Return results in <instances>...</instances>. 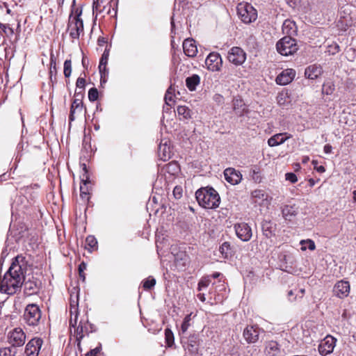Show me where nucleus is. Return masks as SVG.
Returning a JSON list of instances; mask_svg holds the SVG:
<instances>
[{"label":"nucleus","instance_id":"f257e3e1","mask_svg":"<svg viewBox=\"0 0 356 356\" xmlns=\"http://www.w3.org/2000/svg\"><path fill=\"white\" fill-rule=\"evenodd\" d=\"M198 204L205 209L217 208L220 202V198L217 191L213 188H201L195 193Z\"/></svg>","mask_w":356,"mask_h":356},{"label":"nucleus","instance_id":"f03ea898","mask_svg":"<svg viewBox=\"0 0 356 356\" xmlns=\"http://www.w3.org/2000/svg\"><path fill=\"white\" fill-rule=\"evenodd\" d=\"M19 275L10 274L8 270L1 281V291L12 295L19 291L24 281V277Z\"/></svg>","mask_w":356,"mask_h":356},{"label":"nucleus","instance_id":"7ed1b4c3","mask_svg":"<svg viewBox=\"0 0 356 356\" xmlns=\"http://www.w3.org/2000/svg\"><path fill=\"white\" fill-rule=\"evenodd\" d=\"M31 257L19 254L16 256L8 269V273L12 274H20L24 277L25 274L31 268Z\"/></svg>","mask_w":356,"mask_h":356},{"label":"nucleus","instance_id":"20e7f679","mask_svg":"<svg viewBox=\"0 0 356 356\" xmlns=\"http://www.w3.org/2000/svg\"><path fill=\"white\" fill-rule=\"evenodd\" d=\"M237 14L245 24L254 22L257 18V10L248 3H240L236 7Z\"/></svg>","mask_w":356,"mask_h":356},{"label":"nucleus","instance_id":"39448f33","mask_svg":"<svg viewBox=\"0 0 356 356\" xmlns=\"http://www.w3.org/2000/svg\"><path fill=\"white\" fill-rule=\"evenodd\" d=\"M41 317V310L37 305L29 304L26 307L23 318L26 325L32 327L38 325Z\"/></svg>","mask_w":356,"mask_h":356},{"label":"nucleus","instance_id":"423d86ee","mask_svg":"<svg viewBox=\"0 0 356 356\" xmlns=\"http://www.w3.org/2000/svg\"><path fill=\"white\" fill-rule=\"evenodd\" d=\"M276 48L282 56L292 55L298 49L296 40L292 37H284L280 39L277 42Z\"/></svg>","mask_w":356,"mask_h":356},{"label":"nucleus","instance_id":"0eeeda50","mask_svg":"<svg viewBox=\"0 0 356 356\" xmlns=\"http://www.w3.org/2000/svg\"><path fill=\"white\" fill-rule=\"evenodd\" d=\"M26 334L21 327L14 328L8 334V342L15 348L22 347L26 341Z\"/></svg>","mask_w":356,"mask_h":356},{"label":"nucleus","instance_id":"6e6552de","mask_svg":"<svg viewBox=\"0 0 356 356\" xmlns=\"http://www.w3.org/2000/svg\"><path fill=\"white\" fill-rule=\"evenodd\" d=\"M67 30L71 38L79 39L81 35L83 34V19H74V18L68 17Z\"/></svg>","mask_w":356,"mask_h":356},{"label":"nucleus","instance_id":"1a4fd4ad","mask_svg":"<svg viewBox=\"0 0 356 356\" xmlns=\"http://www.w3.org/2000/svg\"><path fill=\"white\" fill-rule=\"evenodd\" d=\"M262 332H264V330L257 325H247L243 330V337L248 343H255Z\"/></svg>","mask_w":356,"mask_h":356},{"label":"nucleus","instance_id":"9d476101","mask_svg":"<svg viewBox=\"0 0 356 356\" xmlns=\"http://www.w3.org/2000/svg\"><path fill=\"white\" fill-rule=\"evenodd\" d=\"M337 339L331 335L326 336L318 345V349L319 353L323 356H326L333 352L336 346Z\"/></svg>","mask_w":356,"mask_h":356},{"label":"nucleus","instance_id":"9b49d317","mask_svg":"<svg viewBox=\"0 0 356 356\" xmlns=\"http://www.w3.org/2000/svg\"><path fill=\"white\" fill-rule=\"evenodd\" d=\"M227 58L230 63L241 65L245 62L246 54L241 47H234L229 51Z\"/></svg>","mask_w":356,"mask_h":356},{"label":"nucleus","instance_id":"f8f14e48","mask_svg":"<svg viewBox=\"0 0 356 356\" xmlns=\"http://www.w3.org/2000/svg\"><path fill=\"white\" fill-rule=\"evenodd\" d=\"M234 230L238 238L242 241H249L252 236L251 227L245 222L236 223L234 225Z\"/></svg>","mask_w":356,"mask_h":356},{"label":"nucleus","instance_id":"ddd939ff","mask_svg":"<svg viewBox=\"0 0 356 356\" xmlns=\"http://www.w3.org/2000/svg\"><path fill=\"white\" fill-rule=\"evenodd\" d=\"M205 64L209 70L217 72L219 71L222 67V60L218 53L211 52L207 56Z\"/></svg>","mask_w":356,"mask_h":356},{"label":"nucleus","instance_id":"4468645a","mask_svg":"<svg viewBox=\"0 0 356 356\" xmlns=\"http://www.w3.org/2000/svg\"><path fill=\"white\" fill-rule=\"evenodd\" d=\"M43 341L40 338L35 337L31 339L26 345L24 353L26 356H38L42 345Z\"/></svg>","mask_w":356,"mask_h":356},{"label":"nucleus","instance_id":"2eb2a0df","mask_svg":"<svg viewBox=\"0 0 356 356\" xmlns=\"http://www.w3.org/2000/svg\"><path fill=\"white\" fill-rule=\"evenodd\" d=\"M93 331V325L89 323L88 321L83 323L81 321L79 325L76 328L74 331V334L78 341V346L80 345L81 339L84 337L85 335L88 334L89 333Z\"/></svg>","mask_w":356,"mask_h":356},{"label":"nucleus","instance_id":"dca6fc26","mask_svg":"<svg viewBox=\"0 0 356 356\" xmlns=\"http://www.w3.org/2000/svg\"><path fill=\"white\" fill-rule=\"evenodd\" d=\"M252 201L261 206L266 207L270 204V199L268 194L264 190L257 189L252 192Z\"/></svg>","mask_w":356,"mask_h":356},{"label":"nucleus","instance_id":"f3484780","mask_svg":"<svg viewBox=\"0 0 356 356\" xmlns=\"http://www.w3.org/2000/svg\"><path fill=\"white\" fill-rule=\"evenodd\" d=\"M23 284L24 286V291L28 295L36 293L39 291L42 284L40 280L33 277L27 280H26V278L24 277Z\"/></svg>","mask_w":356,"mask_h":356},{"label":"nucleus","instance_id":"a211bd4d","mask_svg":"<svg viewBox=\"0 0 356 356\" xmlns=\"http://www.w3.org/2000/svg\"><path fill=\"white\" fill-rule=\"evenodd\" d=\"M296 71L293 69H286L283 70L277 77L275 81L277 84L285 86L290 83L296 76Z\"/></svg>","mask_w":356,"mask_h":356},{"label":"nucleus","instance_id":"6ab92c4d","mask_svg":"<svg viewBox=\"0 0 356 356\" xmlns=\"http://www.w3.org/2000/svg\"><path fill=\"white\" fill-rule=\"evenodd\" d=\"M184 335H181V341L184 344V347H185L191 353H196L198 351L199 346L198 336L192 334L186 339V341H184Z\"/></svg>","mask_w":356,"mask_h":356},{"label":"nucleus","instance_id":"aec40b11","mask_svg":"<svg viewBox=\"0 0 356 356\" xmlns=\"http://www.w3.org/2000/svg\"><path fill=\"white\" fill-rule=\"evenodd\" d=\"M224 176L227 182L232 185L239 184L242 179L241 172L233 168H228L224 171Z\"/></svg>","mask_w":356,"mask_h":356},{"label":"nucleus","instance_id":"412c9836","mask_svg":"<svg viewBox=\"0 0 356 356\" xmlns=\"http://www.w3.org/2000/svg\"><path fill=\"white\" fill-rule=\"evenodd\" d=\"M333 291L340 298L348 296L350 293L349 282L343 280L337 282L334 286Z\"/></svg>","mask_w":356,"mask_h":356},{"label":"nucleus","instance_id":"4be33fe9","mask_svg":"<svg viewBox=\"0 0 356 356\" xmlns=\"http://www.w3.org/2000/svg\"><path fill=\"white\" fill-rule=\"evenodd\" d=\"M280 353V345L273 340L267 341L264 343V354L266 356H278Z\"/></svg>","mask_w":356,"mask_h":356},{"label":"nucleus","instance_id":"5701e85b","mask_svg":"<svg viewBox=\"0 0 356 356\" xmlns=\"http://www.w3.org/2000/svg\"><path fill=\"white\" fill-rule=\"evenodd\" d=\"M184 54L188 57H195L197 53V47L193 39H186L183 42Z\"/></svg>","mask_w":356,"mask_h":356},{"label":"nucleus","instance_id":"b1692460","mask_svg":"<svg viewBox=\"0 0 356 356\" xmlns=\"http://www.w3.org/2000/svg\"><path fill=\"white\" fill-rule=\"evenodd\" d=\"M282 213L286 220H292L298 213V207L296 204L284 205L282 207Z\"/></svg>","mask_w":356,"mask_h":356},{"label":"nucleus","instance_id":"393cba45","mask_svg":"<svg viewBox=\"0 0 356 356\" xmlns=\"http://www.w3.org/2000/svg\"><path fill=\"white\" fill-rule=\"evenodd\" d=\"M291 136L287 133H280L273 135L268 140V144L270 147H275L283 144L286 140L290 138Z\"/></svg>","mask_w":356,"mask_h":356},{"label":"nucleus","instance_id":"a878e982","mask_svg":"<svg viewBox=\"0 0 356 356\" xmlns=\"http://www.w3.org/2000/svg\"><path fill=\"white\" fill-rule=\"evenodd\" d=\"M283 33L287 35L286 37H292L297 33V26L293 21L286 19L282 24Z\"/></svg>","mask_w":356,"mask_h":356},{"label":"nucleus","instance_id":"bb28decb","mask_svg":"<svg viewBox=\"0 0 356 356\" xmlns=\"http://www.w3.org/2000/svg\"><path fill=\"white\" fill-rule=\"evenodd\" d=\"M322 72L323 70L321 66L312 65L305 69V75L307 78L314 80L321 75Z\"/></svg>","mask_w":356,"mask_h":356},{"label":"nucleus","instance_id":"cd10ccee","mask_svg":"<svg viewBox=\"0 0 356 356\" xmlns=\"http://www.w3.org/2000/svg\"><path fill=\"white\" fill-rule=\"evenodd\" d=\"M158 152L161 160L166 161L170 158L171 150L167 141H165L163 143L162 141L161 142L158 148Z\"/></svg>","mask_w":356,"mask_h":356},{"label":"nucleus","instance_id":"c85d7f7f","mask_svg":"<svg viewBox=\"0 0 356 356\" xmlns=\"http://www.w3.org/2000/svg\"><path fill=\"white\" fill-rule=\"evenodd\" d=\"M200 83V77L197 74H193L192 76L187 77L186 79V87L191 91L195 90L197 86H198Z\"/></svg>","mask_w":356,"mask_h":356},{"label":"nucleus","instance_id":"c756f323","mask_svg":"<svg viewBox=\"0 0 356 356\" xmlns=\"http://www.w3.org/2000/svg\"><path fill=\"white\" fill-rule=\"evenodd\" d=\"M261 229L263 234L266 236V238H270L274 235V225L270 220H264L261 225Z\"/></svg>","mask_w":356,"mask_h":356},{"label":"nucleus","instance_id":"7c9ffc66","mask_svg":"<svg viewBox=\"0 0 356 356\" xmlns=\"http://www.w3.org/2000/svg\"><path fill=\"white\" fill-rule=\"evenodd\" d=\"M82 13H83L82 6L75 7V0H73L69 17L74 18V19H82V18L81 17L82 15Z\"/></svg>","mask_w":356,"mask_h":356},{"label":"nucleus","instance_id":"2f4dec72","mask_svg":"<svg viewBox=\"0 0 356 356\" xmlns=\"http://www.w3.org/2000/svg\"><path fill=\"white\" fill-rule=\"evenodd\" d=\"M97 241L94 236H88L86 238V248H88L90 251H92L97 248Z\"/></svg>","mask_w":356,"mask_h":356},{"label":"nucleus","instance_id":"473e14b6","mask_svg":"<svg viewBox=\"0 0 356 356\" xmlns=\"http://www.w3.org/2000/svg\"><path fill=\"white\" fill-rule=\"evenodd\" d=\"M191 320V314H188L185 316L183 322H182V324L181 325V329H180V331H179V334L180 335H184L186 334V332H187L188 327H190L191 324H190V321Z\"/></svg>","mask_w":356,"mask_h":356},{"label":"nucleus","instance_id":"72a5a7b5","mask_svg":"<svg viewBox=\"0 0 356 356\" xmlns=\"http://www.w3.org/2000/svg\"><path fill=\"white\" fill-rule=\"evenodd\" d=\"M17 349L13 346L0 348V356H16Z\"/></svg>","mask_w":356,"mask_h":356},{"label":"nucleus","instance_id":"f704fd0d","mask_svg":"<svg viewBox=\"0 0 356 356\" xmlns=\"http://www.w3.org/2000/svg\"><path fill=\"white\" fill-rule=\"evenodd\" d=\"M179 115L182 116L184 119L191 118V110L186 106H179L177 108Z\"/></svg>","mask_w":356,"mask_h":356},{"label":"nucleus","instance_id":"c9c22d12","mask_svg":"<svg viewBox=\"0 0 356 356\" xmlns=\"http://www.w3.org/2000/svg\"><path fill=\"white\" fill-rule=\"evenodd\" d=\"M156 284V280L149 276L143 281V287L145 290L148 291L152 289Z\"/></svg>","mask_w":356,"mask_h":356},{"label":"nucleus","instance_id":"e433bc0d","mask_svg":"<svg viewBox=\"0 0 356 356\" xmlns=\"http://www.w3.org/2000/svg\"><path fill=\"white\" fill-rule=\"evenodd\" d=\"M230 250V244L228 242H224L220 247H219V251L220 254H222V257L225 259L228 258L229 256Z\"/></svg>","mask_w":356,"mask_h":356},{"label":"nucleus","instance_id":"4c0bfd02","mask_svg":"<svg viewBox=\"0 0 356 356\" xmlns=\"http://www.w3.org/2000/svg\"><path fill=\"white\" fill-rule=\"evenodd\" d=\"M334 89H335V88H334V83L331 81H328V82L325 83L323 85L322 93L325 94L327 95H330L332 94Z\"/></svg>","mask_w":356,"mask_h":356},{"label":"nucleus","instance_id":"58836bf2","mask_svg":"<svg viewBox=\"0 0 356 356\" xmlns=\"http://www.w3.org/2000/svg\"><path fill=\"white\" fill-rule=\"evenodd\" d=\"M244 106V103L242 99L239 97H235L233 99V109L236 113L239 112L240 115H241V112L240 110Z\"/></svg>","mask_w":356,"mask_h":356},{"label":"nucleus","instance_id":"ea45409f","mask_svg":"<svg viewBox=\"0 0 356 356\" xmlns=\"http://www.w3.org/2000/svg\"><path fill=\"white\" fill-rule=\"evenodd\" d=\"M277 102L280 106H286L289 102V97L286 92H280L277 96Z\"/></svg>","mask_w":356,"mask_h":356},{"label":"nucleus","instance_id":"a19ab883","mask_svg":"<svg viewBox=\"0 0 356 356\" xmlns=\"http://www.w3.org/2000/svg\"><path fill=\"white\" fill-rule=\"evenodd\" d=\"M166 171L172 175H176L179 172V166L176 162H170L165 166Z\"/></svg>","mask_w":356,"mask_h":356},{"label":"nucleus","instance_id":"79ce46f5","mask_svg":"<svg viewBox=\"0 0 356 356\" xmlns=\"http://www.w3.org/2000/svg\"><path fill=\"white\" fill-rule=\"evenodd\" d=\"M165 339L168 346L171 347L174 343V334L169 328L165 330Z\"/></svg>","mask_w":356,"mask_h":356},{"label":"nucleus","instance_id":"37998d69","mask_svg":"<svg viewBox=\"0 0 356 356\" xmlns=\"http://www.w3.org/2000/svg\"><path fill=\"white\" fill-rule=\"evenodd\" d=\"M83 108V102L81 99L76 98L73 100L70 109L74 111L81 112Z\"/></svg>","mask_w":356,"mask_h":356},{"label":"nucleus","instance_id":"c03bdc74","mask_svg":"<svg viewBox=\"0 0 356 356\" xmlns=\"http://www.w3.org/2000/svg\"><path fill=\"white\" fill-rule=\"evenodd\" d=\"M64 75L68 78L70 76L72 73V62L70 60H66L64 62Z\"/></svg>","mask_w":356,"mask_h":356},{"label":"nucleus","instance_id":"a18cd8bd","mask_svg":"<svg viewBox=\"0 0 356 356\" xmlns=\"http://www.w3.org/2000/svg\"><path fill=\"white\" fill-rule=\"evenodd\" d=\"M211 282L209 277H202L198 283V290L201 291L204 288H207Z\"/></svg>","mask_w":356,"mask_h":356},{"label":"nucleus","instance_id":"49530a36","mask_svg":"<svg viewBox=\"0 0 356 356\" xmlns=\"http://www.w3.org/2000/svg\"><path fill=\"white\" fill-rule=\"evenodd\" d=\"M99 92L96 88H92L88 91V99L90 102H95L98 99Z\"/></svg>","mask_w":356,"mask_h":356},{"label":"nucleus","instance_id":"de8ad7c7","mask_svg":"<svg viewBox=\"0 0 356 356\" xmlns=\"http://www.w3.org/2000/svg\"><path fill=\"white\" fill-rule=\"evenodd\" d=\"M252 179L256 182V183H260L261 181V177L260 175V172L258 168L252 169Z\"/></svg>","mask_w":356,"mask_h":356},{"label":"nucleus","instance_id":"09e8293b","mask_svg":"<svg viewBox=\"0 0 356 356\" xmlns=\"http://www.w3.org/2000/svg\"><path fill=\"white\" fill-rule=\"evenodd\" d=\"M107 64H104L102 65V63L99 64V73L101 74V80L104 79V82H105V77L108 74V70L106 68Z\"/></svg>","mask_w":356,"mask_h":356},{"label":"nucleus","instance_id":"8fccbe9b","mask_svg":"<svg viewBox=\"0 0 356 356\" xmlns=\"http://www.w3.org/2000/svg\"><path fill=\"white\" fill-rule=\"evenodd\" d=\"M85 84H86V80L85 79L83 78H81V77H79L76 80V88L79 90H81L80 92H77V95L79 93H81L84 88H85Z\"/></svg>","mask_w":356,"mask_h":356},{"label":"nucleus","instance_id":"3c124183","mask_svg":"<svg viewBox=\"0 0 356 356\" xmlns=\"http://www.w3.org/2000/svg\"><path fill=\"white\" fill-rule=\"evenodd\" d=\"M86 269V264L84 262H82L79 266V277L82 279L83 281L85 280V273L84 270Z\"/></svg>","mask_w":356,"mask_h":356},{"label":"nucleus","instance_id":"603ef678","mask_svg":"<svg viewBox=\"0 0 356 356\" xmlns=\"http://www.w3.org/2000/svg\"><path fill=\"white\" fill-rule=\"evenodd\" d=\"M108 56H109V51H108V50L106 49L104 51L103 54L102 55L99 63H102V65H103L104 64H107L108 60Z\"/></svg>","mask_w":356,"mask_h":356},{"label":"nucleus","instance_id":"864d4df0","mask_svg":"<svg viewBox=\"0 0 356 356\" xmlns=\"http://www.w3.org/2000/svg\"><path fill=\"white\" fill-rule=\"evenodd\" d=\"M286 179L291 183H296L298 181L297 176L293 172H288L285 175Z\"/></svg>","mask_w":356,"mask_h":356},{"label":"nucleus","instance_id":"5fc2aeb1","mask_svg":"<svg viewBox=\"0 0 356 356\" xmlns=\"http://www.w3.org/2000/svg\"><path fill=\"white\" fill-rule=\"evenodd\" d=\"M173 195L176 199H180L182 196V188L180 186H175L173 190Z\"/></svg>","mask_w":356,"mask_h":356},{"label":"nucleus","instance_id":"6e6d98bb","mask_svg":"<svg viewBox=\"0 0 356 356\" xmlns=\"http://www.w3.org/2000/svg\"><path fill=\"white\" fill-rule=\"evenodd\" d=\"M300 243L302 245L303 243L307 244V248L310 250H314L316 248V245L314 242L311 239H307V241H302Z\"/></svg>","mask_w":356,"mask_h":356},{"label":"nucleus","instance_id":"4d7b16f0","mask_svg":"<svg viewBox=\"0 0 356 356\" xmlns=\"http://www.w3.org/2000/svg\"><path fill=\"white\" fill-rule=\"evenodd\" d=\"M101 348L97 347L88 352L85 356H96L100 352Z\"/></svg>","mask_w":356,"mask_h":356},{"label":"nucleus","instance_id":"13d9d810","mask_svg":"<svg viewBox=\"0 0 356 356\" xmlns=\"http://www.w3.org/2000/svg\"><path fill=\"white\" fill-rule=\"evenodd\" d=\"M83 170L84 171V173L83 175L82 181H84V184H86V183L89 180V177H88V172H87V168H86V164H83Z\"/></svg>","mask_w":356,"mask_h":356},{"label":"nucleus","instance_id":"bf43d9fd","mask_svg":"<svg viewBox=\"0 0 356 356\" xmlns=\"http://www.w3.org/2000/svg\"><path fill=\"white\" fill-rule=\"evenodd\" d=\"M213 100L218 103V104H221L223 103V101H224V98L222 97V95H220V94H216L214 95L213 96Z\"/></svg>","mask_w":356,"mask_h":356},{"label":"nucleus","instance_id":"052dcab7","mask_svg":"<svg viewBox=\"0 0 356 356\" xmlns=\"http://www.w3.org/2000/svg\"><path fill=\"white\" fill-rule=\"evenodd\" d=\"M172 87L170 86L168 89V90H167V92L165 93V102H167L168 100H169V101H172Z\"/></svg>","mask_w":356,"mask_h":356},{"label":"nucleus","instance_id":"680f3d73","mask_svg":"<svg viewBox=\"0 0 356 356\" xmlns=\"http://www.w3.org/2000/svg\"><path fill=\"white\" fill-rule=\"evenodd\" d=\"M50 65H51V68H50V73H52L53 72V70H56V60L54 58V56L51 55V58H50Z\"/></svg>","mask_w":356,"mask_h":356},{"label":"nucleus","instance_id":"e2e57ef3","mask_svg":"<svg viewBox=\"0 0 356 356\" xmlns=\"http://www.w3.org/2000/svg\"><path fill=\"white\" fill-rule=\"evenodd\" d=\"M81 197L82 198H88V193L85 191L83 186H80Z\"/></svg>","mask_w":356,"mask_h":356},{"label":"nucleus","instance_id":"0e129e2a","mask_svg":"<svg viewBox=\"0 0 356 356\" xmlns=\"http://www.w3.org/2000/svg\"><path fill=\"white\" fill-rule=\"evenodd\" d=\"M332 147L330 145L327 144L324 146L323 150L325 154L331 153Z\"/></svg>","mask_w":356,"mask_h":356},{"label":"nucleus","instance_id":"69168bd1","mask_svg":"<svg viewBox=\"0 0 356 356\" xmlns=\"http://www.w3.org/2000/svg\"><path fill=\"white\" fill-rule=\"evenodd\" d=\"M333 51L332 52V54H334L336 53H338L340 51V47L337 44H334L333 46H331Z\"/></svg>","mask_w":356,"mask_h":356},{"label":"nucleus","instance_id":"338daca9","mask_svg":"<svg viewBox=\"0 0 356 356\" xmlns=\"http://www.w3.org/2000/svg\"><path fill=\"white\" fill-rule=\"evenodd\" d=\"M75 113H76V111L70 109V115H69V120L70 122H72L75 120V117H74Z\"/></svg>","mask_w":356,"mask_h":356},{"label":"nucleus","instance_id":"774afa93","mask_svg":"<svg viewBox=\"0 0 356 356\" xmlns=\"http://www.w3.org/2000/svg\"><path fill=\"white\" fill-rule=\"evenodd\" d=\"M315 168L318 172L321 173L324 172L325 171V169L323 165L315 166Z\"/></svg>","mask_w":356,"mask_h":356}]
</instances>
